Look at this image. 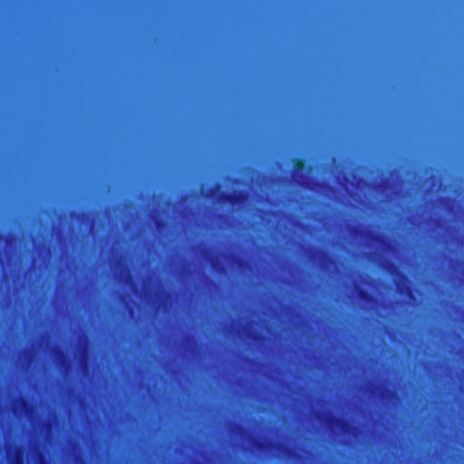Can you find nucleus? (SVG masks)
<instances>
[{
    "label": "nucleus",
    "mask_w": 464,
    "mask_h": 464,
    "mask_svg": "<svg viewBox=\"0 0 464 464\" xmlns=\"http://www.w3.org/2000/svg\"><path fill=\"white\" fill-rule=\"evenodd\" d=\"M433 380H434V381H437L438 379H437V378H434Z\"/></svg>",
    "instance_id": "20"
},
{
    "label": "nucleus",
    "mask_w": 464,
    "mask_h": 464,
    "mask_svg": "<svg viewBox=\"0 0 464 464\" xmlns=\"http://www.w3.org/2000/svg\"><path fill=\"white\" fill-rule=\"evenodd\" d=\"M359 295L362 299L365 301H372V296L366 290H360Z\"/></svg>",
    "instance_id": "11"
},
{
    "label": "nucleus",
    "mask_w": 464,
    "mask_h": 464,
    "mask_svg": "<svg viewBox=\"0 0 464 464\" xmlns=\"http://www.w3.org/2000/svg\"><path fill=\"white\" fill-rule=\"evenodd\" d=\"M24 356L25 358V362H24V364H29L32 361V353L30 351H24Z\"/></svg>",
    "instance_id": "12"
},
{
    "label": "nucleus",
    "mask_w": 464,
    "mask_h": 464,
    "mask_svg": "<svg viewBox=\"0 0 464 464\" xmlns=\"http://www.w3.org/2000/svg\"><path fill=\"white\" fill-rule=\"evenodd\" d=\"M294 165V172L297 174L298 172H303L307 169V163L304 159L295 158L293 160Z\"/></svg>",
    "instance_id": "9"
},
{
    "label": "nucleus",
    "mask_w": 464,
    "mask_h": 464,
    "mask_svg": "<svg viewBox=\"0 0 464 464\" xmlns=\"http://www.w3.org/2000/svg\"><path fill=\"white\" fill-rule=\"evenodd\" d=\"M30 456L35 464H48L45 456L37 447L31 449Z\"/></svg>",
    "instance_id": "7"
},
{
    "label": "nucleus",
    "mask_w": 464,
    "mask_h": 464,
    "mask_svg": "<svg viewBox=\"0 0 464 464\" xmlns=\"http://www.w3.org/2000/svg\"><path fill=\"white\" fill-rule=\"evenodd\" d=\"M213 192H214V189H210V190L208 191V194H207L206 196H209V195H210V194H212Z\"/></svg>",
    "instance_id": "17"
},
{
    "label": "nucleus",
    "mask_w": 464,
    "mask_h": 464,
    "mask_svg": "<svg viewBox=\"0 0 464 464\" xmlns=\"http://www.w3.org/2000/svg\"><path fill=\"white\" fill-rule=\"evenodd\" d=\"M6 456L9 464H24V450L21 448H8Z\"/></svg>",
    "instance_id": "5"
},
{
    "label": "nucleus",
    "mask_w": 464,
    "mask_h": 464,
    "mask_svg": "<svg viewBox=\"0 0 464 464\" xmlns=\"http://www.w3.org/2000/svg\"><path fill=\"white\" fill-rule=\"evenodd\" d=\"M376 396L380 398L383 402L393 403L398 401V396L395 392H392L387 388H378L376 390Z\"/></svg>",
    "instance_id": "6"
},
{
    "label": "nucleus",
    "mask_w": 464,
    "mask_h": 464,
    "mask_svg": "<svg viewBox=\"0 0 464 464\" xmlns=\"http://www.w3.org/2000/svg\"><path fill=\"white\" fill-rule=\"evenodd\" d=\"M88 356V347L87 343L83 345L80 346L79 351L75 353V358L81 364H85Z\"/></svg>",
    "instance_id": "8"
},
{
    "label": "nucleus",
    "mask_w": 464,
    "mask_h": 464,
    "mask_svg": "<svg viewBox=\"0 0 464 464\" xmlns=\"http://www.w3.org/2000/svg\"><path fill=\"white\" fill-rule=\"evenodd\" d=\"M12 411L16 417H26L30 420H33L35 415L34 407L22 397L12 401Z\"/></svg>",
    "instance_id": "3"
},
{
    "label": "nucleus",
    "mask_w": 464,
    "mask_h": 464,
    "mask_svg": "<svg viewBox=\"0 0 464 464\" xmlns=\"http://www.w3.org/2000/svg\"><path fill=\"white\" fill-rule=\"evenodd\" d=\"M252 445L255 449H256L259 451H266L267 450L271 449L272 443L268 441H260L256 439L252 440Z\"/></svg>",
    "instance_id": "10"
},
{
    "label": "nucleus",
    "mask_w": 464,
    "mask_h": 464,
    "mask_svg": "<svg viewBox=\"0 0 464 464\" xmlns=\"http://www.w3.org/2000/svg\"><path fill=\"white\" fill-rule=\"evenodd\" d=\"M246 193L243 190H236V191H233V192H225L221 195V200L224 202V203H227V204H230L232 206L234 205H238V204H241L243 202H245V200L246 199Z\"/></svg>",
    "instance_id": "4"
},
{
    "label": "nucleus",
    "mask_w": 464,
    "mask_h": 464,
    "mask_svg": "<svg viewBox=\"0 0 464 464\" xmlns=\"http://www.w3.org/2000/svg\"><path fill=\"white\" fill-rule=\"evenodd\" d=\"M51 361L55 368L61 371H68L72 366V361L68 353L59 346L51 349Z\"/></svg>",
    "instance_id": "2"
},
{
    "label": "nucleus",
    "mask_w": 464,
    "mask_h": 464,
    "mask_svg": "<svg viewBox=\"0 0 464 464\" xmlns=\"http://www.w3.org/2000/svg\"><path fill=\"white\" fill-rule=\"evenodd\" d=\"M258 337H259V335L256 334H255V336L253 337V339H254V340H258Z\"/></svg>",
    "instance_id": "16"
},
{
    "label": "nucleus",
    "mask_w": 464,
    "mask_h": 464,
    "mask_svg": "<svg viewBox=\"0 0 464 464\" xmlns=\"http://www.w3.org/2000/svg\"><path fill=\"white\" fill-rule=\"evenodd\" d=\"M373 380H374V381H377L378 379H377V378H374Z\"/></svg>",
    "instance_id": "19"
},
{
    "label": "nucleus",
    "mask_w": 464,
    "mask_h": 464,
    "mask_svg": "<svg viewBox=\"0 0 464 464\" xmlns=\"http://www.w3.org/2000/svg\"><path fill=\"white\" fill-rule=\"evenodd\" d=\"M162 224H163V223H162V221H160V222L158 223V227H160Z\"/></svg>",
    "instance_id": "18"
},
{
    "label": "nucleus",
    "mask_w": 464,
    "mask_h": 464,
    "mask_svg": "<svg viewBox=\"0 0 464 464\" xmlns=\"http://www.w3.org/2000/svg\"><path fill=\"white\" fill-rule=\"evenodd\" d=\"M398 291H399L400 294H404V292H405L404 291V287H401L400 285L398 286Z\"/></svg>",
    "instance_id": "14"
},
{
    "label": "nucleus",
    "mask_w": 464,
    "mask_h": 464,
    "mask_svg": "<svg viewBox=\"0 0 464 464\" xmlns=\"http://www.w3.org/2000/svg\"><path fill=\"white\" fill-rule=\"evenodd\" d=\"M42 428H43L44 430H45L46 432L49 433L51 431V428L52 427H51V424L49 422H44V423H43Z\"/></svg>",
    "instance_id": "13"
},
{
    "label": "nucleus",
    "mask_w": 464,
    "mask_h": 464,
    "mask_svg": "<svg viewBox=\"0 0 464 464\" xmlns=\"http://www.w3.org/2000/svg\"><path fill=\"white\" fill-rule=\"evenodd\" d=\"M323 420L328 429L336 435L353 434V425L346 420L333 416H324Z\"/></svg>",
    "instance_id": "1"
},
{
    "label": "nucleus",
    "mask_w": 464,
    "mask_h": 464,
    "mask_svg": "<svg viewBox=\"0 0 464 464\" xmlns=\"http://www.w3.org/2000/svg\"><path fill=\"white\" fill-rule=\"evenodd\" d=\"M408 290V296H411V288H407Z\"/></svg>",
    "instance_id": "15"
}]
</instances>
